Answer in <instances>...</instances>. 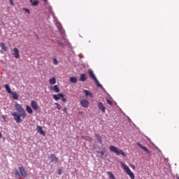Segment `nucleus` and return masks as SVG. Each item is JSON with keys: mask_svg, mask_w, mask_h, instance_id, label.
<instances>
[{"mask_svg": "<svg viewBox=\"0 0 179 179\" xmlns=\"http://www.w3.org/2000/svg\"><path fill=\"white\" fill-rule=\"evenodd\" d=\"M49 83L50 85H55V83H57V79L55 77L50 78Z\"/></svg>", "mask_w": 179, "mask_h": 179, "instance_id": "obj_20", "label": "nucleus"}, {"mask_svg": "<svg viewBox=\"0 0 179 179\" xmlns=\"http://www.w3.org/2000/svg\"><path fill=\"white\" fill-rule=\"evenodd\" d=\"M137 146H138V148H141V149H143V150H145V152H146V153H148V155H150V151L145 146L142 145L141 143H137Z\"/></svg>", "mask_w": 179, "mask_h": 179, "instance_id": "obj_13", "label": "nucleus"}, {"mask_svg": "<svg viewBox=\"0 0 179 179\" xmlns=\"http://www.w3.org/2000/svg\"><path fill=\"white\" fill-rule=\"evenodd\" d=\"M22 10H24V12H26V13H28V15H30V10H29V8H23Z\"/></svg>", "mask_w": 179, "mask_h": 179, "instance_id": "obj_28", "label": "nucleus"}, {"mask_svg": "<svg viewBox=\"0 0 179 179\" xmlns=\"http://www.w3.org/2000/svg\"><path fill=\"white\" fill-rule=\"evenodd\" d=\"M54 65H58V60L56 58L53 59Z\"/></svg>", "mask_w": 179, "mask_h": 179, "instance_id": "obj_31", "label": "nucleus"}, {"mask_svg": "<svg viewBox=\"0 0 179 179\" xmlns=\"http://www.w3.org/2000/svg\"><path fill=\"white\" fill-rule=\"evenodd\" d=\"M55 106H56L57 110H61L62 107H61V105H59V103H55Z\"/></svg>", "mask_w": 179, "mask_h": 179, "instance_id": "obj_29", "label": "nucleus"}, {"mask_svg": "<svg viewBox=\"0 0 179 179\" xmlns=\"http://www.w3.org/2000/svg\"><path fill=\"white\" fill-rule=\"evenodd\" d=\"M95 136H96L98 142H99V143H103V140L101 139V137H100L99 134H95Z\"/></svg>", "mask_w": 179, "mask_h": 179, "instance_id": "obj_27", "label": "nucleus"}, {"mask_svg": "<svg viewBox=\"0 0 179 179\" xmlns=\"http://www.w3.org/2000/svg\"><path fill=\"white\" fill-rule=\"evenodd\" d=\"M63 111H64V113H66V114H68V108H64Z\"/></svg>", "mask_w": 179, "mask_h": 179, "instance_id": "obj_34", "label": "nucleus"}, {"mask_svg": "<svg viewBox=\"0 0 179 179\" xmlns=\"http://www.w3.org/2000/svg\"><path fill=\"white\" fill-rule=\"evenodd\" d=\"M57 43H58V44H59V45H61L62 47H64V44L63 43L62 41H57Z\"/></svg>", "mask_w": 179, "mask_h": 179, "instance_id": "obj_32", "label": "nucleus"}, {"mask_svg": "<svg viewBox=\"0 0 179 179\" xmlns=\"http://www.w3.org/2000/svg\"><path fill=\"white\" fill-rule=\"evenodd\" d=\"M15 111H17V113H19V114H20V117H22V118H24L26 117V111L24 110V108H23V107H22V105L16 103L14 105Z\"/></svg>", "mask_w": 179, "mask_h": 179, "instance_id": "obj_2", "label": "nucleus"}, {"mask_svg": "<svg viewBox=\"0 0 179 179\" xmlns=\"http://www.w3.org/2000/svg\"><path fill=\"white\" fill-rule=\"evenodd\" d=\"M44 1V2L45 3H47V2H48V0H43Z\"/></svg>", "mask_w": 179, "mask_h": 179, "instance_id": "obj_40", "label": "nucleus"}, {"mask_svg": "<svg viewBox=\"0 0 179 179\" xmlns=\"http://www.w3.org/2000/svg\"><path fill=\"white\" fill-rule=\"evenodd\" d=\"M109 150H110L113 153H115L117 156H120L121 155L122 156L125 157V152L122 151V150H118L117 147L114 145H110L109 147Z\"/></svg>", "mask_w": 179, "mask_h": 179, "instance_id": "obj_3", "label": "nucleus"}, {"mask_svg": "<svg viewBox=\"0 0 179 179\" xmlns=\"http://www.w3.org/2000/svg\"><path fill=\"white\" fill-rule=\"evenodd\" d=\"M97 107L99 110H100V111H102V113H106V107L104 106V105H103V103L99 102L97 104Z\"/></svg>", "mask_w": 179, "mask_h": 179, "instance_id": "obj_11", "label": "nucleus"}, {"mask_svg": "<svg viewBox=\"0 0 179 179\" xmlns=\"http://www.w3.org/2000/svg\"><path fill=\"white\" fill-rule=\"evenodd\" d=\"M70 82L71 83H78V80L75 77H71L70 78Z\"/></svg>", "mask_w": 179, "mask_h": 179, "instance_id": "obj_26", "label": "nucleus"}, {"mask_svg": "<svg viewBox=\"0 0 179 179\" xmlns=\"http://www.w3.org/2000/svg\"><path fill=\"white\" fill-rule=\"evenodd\" d=\"M62 101H63V103H66V99L65 98H64V97H63V99H62Z\"/></svg>", "mask_w": 179, "mask_h": 179, "instance_id": "obj_36", "label": "nucleus"}, {"mask_svg": "<svg viewBox=\"0 0 179 179\" xmlns=\"http://www.w3.org/2000/svg\"><path fill=\"white\" fill-rule=\"evenodd\" d=\"M80 103L83 108H87L89 107V101L87 99H83Z\"/></svg>", "mask_w": 179, "mask_h": 179, "instance_id": "obj_8", "label": "nucleus"}, {"mask_svg": "<svg viewBox=\"0 0 179 179\" xmlns=\"http://www.w3.org/2000/svg\"><path fill=\"white\" fill-rule=\"evenodd\" d=\"M0 47L1 49L3 50V51H8V47L5 45V43H0Z\"/></svg>", "mask_w": 179, "mask_h": 179, "instance_id": "obj_22", "label": "nucleus"}, {"mask_svg": "<svg viewBox=\"0 0 179 179\" xmlns=\"http://www.w3.org/2000/svg\"><path fill=\"white\" fill-rule=\"evenodd\" d=\"M87 141H89L90 142H92L93 141V138L92 137H89Z\"/></svg>", "mask_w": 179, "mask_h": 179, "instance_id": "obj_35", "label": "nucleus"}, {"mask_svg": "<svg viewBox=\"0 0 179 179\" xmlns=\"http://www.w3.org/2000/svg\"><path fill=\"white\" fill-rule=\"evenodd\" d=\"M107 175L110 179H115V177L114 176V174H113V173L108 171Z\"/></svg>", "mask_w": 179, "mask_h": 179, "instance_id": "obj_25", "label": "nucleus"}, {"mask_svg": "<svg viewBox=\"0 0 179 179\" xmlns=\"http://www.w3.org/2000/svg\"><path fill=\"white\" fill-rule=\"evenodd\" d=\"M11 115L14 117V120L17 124H20V122H22V119L20 118L22 116H20V114L17 115L16 112H14L11 113Z\"/></svg>", "mask_w": 179, "mask_h": 179, "instance_id": "obj_6", "label": "nucleus"}, {"mask_svg": "<svg viewBox=\"0 0 179 179\" xmlns=\"http://www.w3.org/2000/svg\"><path fill=\"white\" fill-rule=\"evenodd\" d=\"M36 131L39 132L40 135H42V136H45V131H43V127L37 126Z\"/></svg>", "mask_w": 179, "mask_h": 179, "instance_id": "obj_10", "label": "nucleus"}, {"mask_svg": "<svg viewBox=\"0 0 179 179\" xmlns=\"http://www.w3.org/2000/svg\"><path fill=\"white\" fill-rule=\"evenodd\" d=\"M83 139H86V138H85V137H83Z\"/></svg>", "mask_w": 179, "mask_h": 179, "instance_id": "obj_42", "label": "nucleus"}, {"mask_svg": "<svg viewBox=\"0 0 179 179\" xmlns=\"http://www.w3.org/2000/svg\"><path fill=\"white\" fill-rule=\"evenodd\" d=\"M50 90L52 92H55V93H59V88L58 87V85H55L54 87L51 86L50 87Z\"/></svg>", "mask_w": 179, "mask_h": 179, "instance_id": "obj_15", "label": "nucleus"}, {"mask_svg": "<svg viewBox=\"0 0 179 179\" xmlns=\"http://www.w3.org/2000/svg\"><path fill=\"white\" fill-rule=\"evenodd\" d=\"M50 159L52 163H58L59 159L57 157V156H55V155L51 154Z\"/></svg>", "mask_w": 179, "mask_h": 179, "instance_id": "obj_9", "label": "nucleus"}, {"mask_svg": "<svg viewBox=\"0 0 179 179\" xmlns=\"http://www.w3.org/2000/svg\"><path fill=\"white\" fill-rule=\"evenodd\" d=\"M31 106L35 111L38 110V105L37 104V102H36L35 101H31Z\"/></svg>", "mask_w": 179, "mask_h": 179, "instance_id": "obj_14", "label": "nucleus"}, {"mask_svg": "<svg viewBox=\"0 0 179 179\" xmlns=\"http://www.w3.org/2000/svg\"><path fill=\"white\" fill-rule=\"evenodd\" d=\"M10 5H13V0H9Z\"/></svg>", "mask_w": 179, "mask_h": 179, "instance_id": "obj_37", "label": "nucleus"}, {"mask_svg": "<svg viewBox=\"0 0 179 179\" xmlns=\"http://www.w3.org/2000/svg\"><path fill=\"white\" fill-rule=\"evenodd\" d=\"M30 2L31 3L32 6H37L39 3L38 0H35V1L34 0H30Z\"/></svg>", "mask_w": 179, "mask_h": 179, "instance_id": "obj_21", "label": "nucleus"}, {"mask_svg": "<svg viewBox=\"0 0 179 179\" xmlns=\"http://www.w3.org/2000/svg\"><path fill=\"white\" fill-rule=\"evenodd\" d=\"M12 97L13 100H17L19 99V96L17 95V92H11Z\"/></svg>", "mask_w": 179, "mask_h": 179, "instance_id": "obj_19", "label": "nucleus"}, {"mask_svg": "<svg viewBox=\"0 0 179 179\" xmlns=\"http://www.w3.org/2000/svg\"><path fill=\"white\" fill-rule=\"evenodd\" d=\"M83 92L85 94L86 97H93V93L90 92V91H87V90H83Z\"/></svg>", "mask_w": 179, "mask_h": 179, "instance_id": "obj_16", "label": "nucleus"}, {"mask_svg": "<svg viewBox=\"0 0 179 179\" xmlns=\"http://www.w3.org/2000/svg\"><path fill=\"white\" fill-rule=\"evenodd\" d=\"M88 73L90 77H91V78L93 79V80H94L97 87H101V89H103V85L100 84V83L99 82V80H97V78H96V76H94V73H93V71L89 70Z\"/></svg>", "mask_w": 179, "mask_h": 179, "instance_id": "obj_5", "label": "nucleus"}, {"mask_svg": "<svg viewBox=\"0 0 179 179\" xmlns=\"http://www.w3.org/2000/svg\"><path fill=\"white\" fill-rule=\"evenodd\" d=\"M104 150H102V151H101V152H97V153H99V155H101V156H104Z\"/></svg>", "mask_w": 179, "mask_h": 179, "instance_id": "obj_33", "label": "nucleus"}, {"mask_svg": "<svg viewBox=\"0 0 179 179\" xmlns=\"http://www.w3.org/2000/svg\"><path fill=\"white\" fill-rule=\"evenodd\" d=\"M62 173V171L61 169H59V175L61 176Z\"/></svg>", "mask_w": 179, "mask_h": 179, "instance_id": "obj_38", "label": "nucleus"}, {"mask_svg": "<svg viewBox=\"0 0 179 179\" xmlns=\"http://www.w3.org/2000/svg\"><path fill=\"white\" fill-rule=\"evenodd\" d=\"M19 170H15V176L16 177H23L24 178H26V177H27V172L26 171L24 167H19Z\"/></svg>", "mask_w": 179, "mask_h": 179, "instance_id": "obj_1", "label": "nucleus"}, {"mask_svg": "<svg viewBox=\"0 0 179 179\" xmlns=\"http://www.w3.org/2000/svg\"><path fill=\"white\" fill-rule=\"evenodd\" d=\"M64 97H65V96L63 94H53V99H55V100H56V101H58V100L62 99H64Z\"/></svg>", "mask_w": 179, "mask_h": 179, "instance_id": "obj_12", "label": "nucleus"}, {"mask_svg": "<svg viewBox=\"0 0 179 179\" xmlns=\"http://www.w3.org/2000/svg\"><path fill=\"white\" fill-rule=\"evenodd\" d=\"M26 110L29 114H33V109L29 106H26Z\"/></svg>", "mask_w": 179, "mask_h": 179, "instance_id": "obj_24", "label": "nucleus"}, {"mask_svg": "<svg viewBox=\"0 0 179 179\" xmlns=\"http://www.w3.org/2000/svg\"><path fill=\"white\" fill-rule=\"evenodd\" d=\"M13 55L16 58V59H19V58H20V54L19 53V49H17V48L13 49Z\"/></svg>", "mask_w": 179, "mask_h": 179, "instance_id": "obj_7", "label": "nucleus"}, {"mask_svg": "<svg viewBox=\"0 0 179 179\" xmlns=\"http://www.w3.org/2000/svg\"><path fill=\"white\" fill-rule=\"evenodd\" d=\"M131 169H133V170H135V166L133 165V166H131Z\"/></svg>", "mask_w": 179, "mask_h": 179, "instance_id": "obj_39", "label": "nucleus"}, {"mask_svg": "<svg viewBox=\"0 0 179 179\" xmlns=\"http://www.w3.org/2000/svg\"><path fill=\"white\" fill-rule=\"evenodd\" d=\"M1 138H2V134H1V132H0V139H1Z\"/></svg>", "mask_w": 179, "mask_h": 179, "instance_id": "obj_41", "label": "nucleus"}, {"mask_svg": "<svg viewBox=\"0 0 179 179\" xmlns=\"http://www.w3.org/2000/svg\"><path fill=\"white\" fill-rule=\"evenodd\" d=\"M106 102L108 104H109V106H113V101H111V100L106 99Z\"/></svg>", "mask_w": 179, "mask_h": 179, "instance_id": "obj_30", "label": "nucleus"}, {"mask_svg": "<svg viewBox=\"0 0 179 179\" xmlns=\"http://www.w3.org/2000/svg\"><path fill=\"white\" fill-rule=\"evenodd\" d=\"M80 80L81 82H86V80H87V78H86V74H85V73L81 74Z\"/></svg>", "mask_w": 179, "mask_h": 179, "instance_id": "obj_17", "label": "nucleus"}, {"mask_svg": "<svg viewBox=\"0 0 179 179\" xmlns=\"http://www.w3.org/2000/svg\"><path fill=\"white\" fill-rule=\"evenodd\" d=\"M5 89L7 93H8L9 94H12V90H10V87H9V85L6 84Z\"/></svg>", "mask_w": 179, "mask_h": 179, "instance_id": "obj_18", "label": "nucleus"}, {"mask_svg": "<svg viewBox=\"0 0 179 179\" xmlns=\"http://www.w3.org/2000/svg\"><path fill=\"white\" fill-rule=\"evenodd\" d=\"M177 179H179V177H178Z\"/></svg>", "mask_w": 179, "mask_h": 179, "instance_id": "obj_43", "label": "nucleus"}, {"mask_svg": "<svg viewBox=\"0 0 179 179\" xmlns=\"http://www.w3.org/2000/svg\"><path fill=\"white\" fill-rule=\"evenodd\" d=\"M0 47L1 49L3 50V51H8V47L5 45V43H0Z\"/></svg>", "mask_w": 179, "mask_h": 179, "instance_id": "obj_23", "label": "nucleus"}, {"mask_svg": "<svg viewBox=\"0 0 179 179\" xmlns=\"http://www.w3.org/2000/svg\"><path fill=\"white\" fill-rule=\"evenodd\" d=\"M121 164L122 169H124V170L126 171L127 176H129L131 179H135V175H134V173L131 171L129 167L122 162H121Z\"/></svg>", "mask_w": 179, "mask_h": 179, "instance_id": "obj_4", "label": "nucleus"}]
</instances>
